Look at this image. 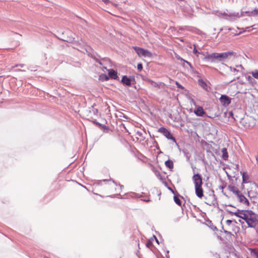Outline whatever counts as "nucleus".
<instances>
[{"label":"nucleus","instance_id":"nucleus-1","mask_svg":"<svg viewBox=\"0 0 258 258\" xmlns=\"http://www.w3.org/2000/svg\"><path fill=\"white\" fill-rule=\"evenodd\" d=\"M233 54V51H227L222 53H213L206 55L204 59L205 60L211 61H214L216 60L219 61H224L228 57V56H231Z\"/></svg>","mask_w":258,"mask_h":258},{"label":"nucleus","instance_id":"nucleus-2","mask_svg":"<svg viewBox=\"0 0 258 258\" xmlns=\"http://www.w3.org/2000/svg\"><path fill=\"white\" fill-rule=\"evenodd\" d=\"M192 180L195 184V193L196 196L201 199L204 197V191L202 188V177L199 173L194 174Z\"/></svg>","mask_w":258,"mask_h":258},{"label":"nucleus","instance_id":"nucleus-3","mask_svg":"<svg viewBox=\"0 0 258 258\" xmlns=\"http://www.w3.org/2000/svg\"><path fill=\"white\" fill-rule=\"evenodd\" d=\"M246 213L247 214L242 216V219L246 222L248 227L254 228L258 224V215L251 210L248 211Z\"/></svg>","mask_w":258,"mask_h":258},{"label":"nucleus","instance_id":"nucleus-4","mask_svg":"<svg viewBox=\"0 0 258 258\" xmlns=\"http://www.w3.org/2000/svg\"><path fill=\"white\" fill-rule=\"evenodd\" d=\"M62 34L65 35L64 36V38L61 39L63 41L70 43H73L76 45H81L80 42L75 40V34H74L72 32L70 31H67L65 32V33H62Z\"/></svg>","mask_w":258,"mask_h":258},{"label":"nucleus","instance_id":"nucleus-5","mask_svg":"<svg viewBox=\"0 0 258 258\" xmlns=\"http://www.w3.org/2000/svg\"><path fill=\"white\" fill-rule=\"evenodd\" d=\"M133 48L139 56L151 57L152 56V53L147 49L138 46H133Z\"/></svg>","mask_w":258,"mask_h":258},{"label":"nucleus","instance_id":"nucleus-6","mask_svg":"<svg viewBox=\"0 0 258 258\" xmlns=\"http://www.w3.org/2000/svg\"><path fill=\"white\" fill-rule=\"evenodd\" d=\"M135 78L134 76H123L120 82L124 85L131 86L133 84L135 83Z\"/></svg>","mask_w":258,"mask_h":258},{"label":"nucleus","instance_id":"nucleus-7","mask_svg":"<svg viewBox=\"0 0 258 258\" xmlns=\"http://www.w3.org/2000/svg\"><path fill=\"white\" fill-rule=\"evenodd\" d=\"M158 132L162 134L167 139L171 140L173 142L176 143L175 138L167 128L164 127H161L158 129Z\"/></svg>","mask_w":258,"mask_h":258},{"label":"nucleus","instance_id":"nucleus-8","mask_svg":"<svg viewBox=\"0 0 258 258\" xmlns=\"http://www.w3.org/2000/svg\"><path fill=\"white\" fill-rule=\"evenodd\" d=\"M131 196L135 199L141 198V200L145 202H149L150 201L149 196L146 195L144 192H142L141 194L132 192L131 193Z\"/></svg>","mask_w":258,"mask_h":258},{"label":"nucleus","instance_id":"nucleus-9","mask_svg":"<svg viewBox=\"0 0 258 258\" xmlns=\"http://www.w3.org/2000/svg\"><path fill=\"white\" fill-rule=\"evenodd\" d=\"M243 12H241L240 14L238 12H233L230 13L228 14V17L225 18V19L227 20H229L231 21H234L236 20L237 19L240 18L243 16Z\"/></svg>","mask_w":258,"mask_h":258},{"label":"nucleus","instance_id":"nucleus-10","mask_svg":"<svg viewBox=\"0 0 258 258\" xmlns=\"http://www.w3.org/2000/svg\"><path fill=\"white\" fill-rule=\"evenodd\" d=\"M219 100L221 104L224 106H228L231 102V98L226 95H221Z\"/></svg>","mask_w":258,"mask_h":258},{"label":"nucleus","instance_id":"nucleus-11","mask_svg":"<svg viewBox=\"0 0 258 258\" xmlns=\"http://www.w3.org/2000/svg\"><path fill=\"white\" fill-rule=\"evenodd\" d=\"M248 210H241L239 209H237L236 212H232L231 211H230L229 210H227V211L231 215H234L236 217L242 219V216H243V214H247L246 213L247 212H248Z\"/></svg>","mask_w":258,"mask_h":258},{"label":"nucleus","instance_id":"nucleus-12","mask_svg":"<svg viewBox=\"0 0 258 258\" xmlns=\"http://www.w3.org/2000/svg\"><path fill=\"white\" fill-rule=\"evenodd\" d=\"M109 182H111L115 186L117 185L116 183L112 179L110 178L109 179H103L100 180H97L94 184V185H102L103 182L105 184H109Z\"/></svg>","mask_w":258,"mask_h":258},{"label":"nucleus","instance_id":"nucleus-13","mask_svg":"<svg viewBox=\"0 0 258 258\" xmlns=\"http://www.w3.org/2000/svg\"><path fill=\"white\" fill-rule=\"evenodd\" d=\"M194 112L197 116H203V115L205 113L203 108L200 106H199L198 107H197L195 109Z\"/></svg>","mask_w":258,"mask_h":258},{"label":"nucleus","instance_id":"nucleus-14","mask_svg":"<svg viewBox=\"0 0 258 258\" xmlns=\"http://www.w3.org/2000/svg\"><path fill=\"white\" fill-rule=\"evenodd\" d=\"M108 76L110 78L116 80L118 78V76H117V72H116L115 70H114L112 69L108 70Z\"/></svg>","mask_w":258,"mask_h":258},{"label":"nucleus","instance_id":"nucleus-15","mask_svg":"<svg viewBox=\"0 0 258 258\" xmlns=\"http://www.w3.org/2000/svg\"><path fill=\"white\" fill-rule=\"evenodd\" d=\"M84 51L87 53L88 56L91 57L96 62V60H98L99 59L96 57L94 54H91L90 53V51L92 50V48L90 46H87V47L84 49Z\"/></svg>","mask_w":258,"mask_h":258},{"label":"nucleus","instance_id":"nucleus-16","mask_svg":"<svg viewBox=\"0 0 258 258\" xmlns=\"http://www.w3.org/2000/svg\"><path fill=\"white\" fill-rule=\"evenodd\" d=\"M239 201L241 203H244L246 205L248 206L249 205V202L248 200L245 198V197L242 194H240L239 195H238Z\"/></svg>","mask_w":258,"mask_h":258},{"label":"nucleus","instance_id":"nucleus-17","mask_svg":"<svg viewBox=\"0 0 258 258\" xmlns=\"http://www.w3.org/2000/svg\"><path fill=\"white\" fill-rule=\"evenodd\" d=\"M228 189L230 191L235 194L237 196V197H238V195H239L241 194L240 191L238 189H237V188L234 185H228Z\"/></svg>","mask_w":258,"mask_h":258},{"label":"nucleus","instance_id":"nucleus-18","mask_svg":"<svg viewBox=\"0 0 258 258\" xmlns=\"http://www.w3.org/2000/svg\"><path fill=\"white\" fill-rule=\"evenodd\" d=\"M198 83L199 85L205 90L208 91L209 87L207 83L203 79H199Z\"/></svg>","mask_w":258,"mask_h":258},{"label":"nucleus","instance_id":"nucleus-19","mask_svg":"<svg viewBox=\"0 0 258 258\" xmlns=\"http://www.w3.org/2000/svg\"><path fill=\"white\" fill-rule=\"evenodd\" d=\"M148 82L153 87H157V88H160L161 86H162L163 85H164V84L163 83H162V82L156 83V82H154V81H152L151 80H149Z\"/></svg>","mask_w":258,"mask_h":258},{"label":"nucleus","instance_id":"nucleus-20","mask_svg":"<svg viewBox=\"0 0 258 258\" xmlns=\"http://www.w3.org/2000/svg\"><path fill=\"white\" fill-rule=\"evenodd\" d=\"M165 164L167 167H168L170 170L173 168V163L172 161L170 160H168L165 161Z\"/></svg>","mask_w":258,"mask_h":258},{"label":"nucleus","instance_id":"nucleus-21","mask_svg":"<svg viewBox=\"0 0 258 258\" xmlns=\"http://www.w3.org/2000/svg\"><path fill=\"white\" fill-rule=\"evenodd\" d=\"M222 157L224 160H226V159L228 157V152L227 151V149L226 148H223L222 149Z\"/></svg>","mask_w":258,"mask_h":258},{"label":"nucleus","instance_id":"nucleus-22","mask_svg":"<svg viewBox=\"0 0 258 258\" xmlns=\"http://www.w3.org/2000/svg\"><path fill=\"white\" fill-rule=\"evenodd\" d=\"M174 202L178 206L181 205V202L178 196H174L173 197Z\"/></svg>","mask_w":258,"mask_h":258},{"label":"nucleus","instance_id":"nucleus-23","mask_svg":"<svg viewBox=\"0 0 258 258\" xmlns=\"http://www.w3.org/2000/svg\"><path fill=\"white\" fill-rule=\"evenodd\" d=\"M254 79L258 80V70H254V71H252L250 73Z\"/></svg>","mask_w":258,"mask_h":258},{"label":"nucleus","instance_id":"nucleus-24","mask_svg":"<svg viewBox=\"0 0 258 258\" xmlns=\"http://www.w3.org/2000/svg\"><path fill=\"white\" fill-rule=\"evenodd\" d=\"M208 222L209 223V226L211 229L213 230H218L217 228L213 225L211 221L209 220Z\"/></svg>","mask_w":258,"mask_h":258},{"label":"nucleus","instance_id":"nucleus-25","mask_svg":"<svg viewBox=\"0 0 258 258\" xmlns=\"http://www.w3.org/2000/svg\"><path fill=\"white\" fill-rule=\"evenodd\" d=\"M251 252L254 255L255 258H258V250H256L255 249H251Z\"/></svg>","mask_w":258,"mask_h":258},{"label":"nucleus","instance_id":"nucleus-26","mask_svg":"<svg viewBox=\"0 0 258 258\" xmlns=\"http://www.w3.org/2000/svg\"><path fill=\"white\" fill-rule=\"evenodd\" d=\"M251 13H252V15L253 16L258 15V9H255L254 10L251 11Z\"/></svg>","mask_w":258,"mask_h":258},{"label":"nucleus","instance_id":"nucleus-27","mask_svg":"<svg viewBox=\"0 0 258 258\" xmlns=\"http://www.w3.org/2000/svg\"><path fill=\"white\" fill-rule=\"evenodd\" d=\"M225 186H224V185H220V186H219V188H220V189H221V190H222V194H223L225 196L227 197V195L226 194V193H225V192H224V190H223V189H224V188L225 187Z\"/></svg>","mask_w":258,"mask_h":258},{"label":"nucleus","instance_id":"nucleus-28","mask_svg":"<svg viewBox=\"0 0 258 258\" xmlns=\"http://www.w3.org/2000/svg\"><path fill=\"white\" fill-rule=\"evenodd\" d=\"M137 69L139 71H141L143 69V65L141 63H138Z\"/></svg>","mask_w":258,"mask_h":258},{"label":"nucleus","instance_id":"nucleus-29","mask_svg":"<svg viewBox=\"0 0 258 258\" xmlns=\"http://www.w3.org/2000/svg\"><path fill=\"white\" fill-rule=\"evenodd\" d=\"M175 84L176 85L177 87L178 88H179L181 89H184V87L181 84H180L178 82L176 81Z\"/></svg>","mask_w":258,"mask_h":258},{"label":"nucleus","instance_id":"nucleus-30","mask_svg":"<svg viewBox=\"0 0 258 258\" xmlns=\"http://www.w3.org/2000/svg\"><path fill=\"white\" fill-rule=\"evenodd\" d=\"M222 228L224 232L227 235H229L230 236L232 235V233L230 231H227L224 229L223 226H222Z\"/></svg>","mask_w":258,"mask_h":258},{"label":"nucleus","instance_id":"nucleus-31","mask_svg":"<svg viewBox=\"0 0 258 258\" xmlns=\"http://www.w3.org/2000/svg\"><path fill=\"white\" fill-rule=\"evenodd\" d=\"M194 48L193 49V52L195 54H198L199 53V52L198 51V50L196 49V46L195 45H194Z\"/></svg>","mask_w":258,"mask_h":258},{"label":"nucleus","instance_id":"nucleus-32","mask_svg":"<svg viewBox=\"0 0 258 258\" xmlns=\"http://www.w3.org/2000/svg\"><path fill=\"white\" fill-rule=\"evenodd\" d=\"M181 59L182 60L184 61L185 62H186V63H187V64L189 67H190V68L191 69H194V68H193V67H192V65H191V64L189 62H188V61L185 60L183 59L182 58H181Z\"/></svg>","mask_w":258,"mask_h":258},{"label":"nucleus","instance_id":"nucleus-33","mask_svg":"<svg viewBox=\"0 0 258 258\" xmlns=\"http://www.w3.org/2000/svg\"><path fill=\"white\" fill-rule=\"evenodd\" d=\"M92 122L95 124L96 125H97L98 127H101V126L102 125V124L97 122L96 120H94L93 121H92Z\"/></svg>","mask_w":258,"mask_h":258},{"label":"nucleus","instance_id":"nucleus-34","mask_svg":"<svg viewBox=\"0 0 258 258\" xmlns=\"http://www.w3.org/2000/svg\"><path fill=\"white\" fill-rule=\"evenodd\" d=\"M244 13H243V14H247V16H251L252 15V13H251V11H243Z\"/></svg>","mask_w":258,"mask_h":258},{"label":"nucleus","instance_id":"nucleus-35","mask_svg":"<svg viewBox=\"0 0 258 258\" xmlns=\"http://www.w3.org/2000/svg\"><path fill=\"white\" fill-rule=\"evenodd\" d=\"M101 129H103L104 130H108V127L105 125H103V124H102V125L101 126V127H99Z\"/></svg>","mask_w":258,"mask_h":258},{"label":"nucleus","instance_id":"nucleus-36","mask_svg":"<svg viewBox=\"0 0 258 258\" xmlns=\"http://www.w3.org/2000/svg\"><path fill=\"white\" fill-rule=\"evenodd\" d=\"M102 60H103V61L108 62H110V61H111L110 59L107 57L103 58H102Z\"/></svg>","mask_w":258,"mask_h":258},{"label":"nucleus","instance_id":"nucleus-37","mask_svg":"<svg viewBox=\"0 0 258 258\" xmlns=\"http://www.w3.org/2000/svg\"><path fill=\"white\" fill-rule=\"evenodd\" d=\"M232 222V221L231 220H227L226 221V223L228 225H230Z\"/></svg>","mask_w":258,"mask_h":258},{"label":"nucleus","instance_id":"nucleus-38","mask_svg":"<svg viewBox=\"0 0 258 258\" xmlns=\"http://www.w3.org/2000/svg\"><path fill=\"white\" fill-rule=\"evenodd\" d=\"M221 14L222 15H223L224 16H225V18H228V14H229V13H227L224 12V13H221Z\"/></svg>","mask_w":258,"mask_h":258},{"label":"nucleus","instance_id":"nucleus-39","mask_svg":"<svg viewBox=\"0 0 258 258\" xmlns=\"http://www.w3.org/2000/svg\"><path fill=\"white\" fill-rule=\"evenodd\" d=\"M102 1L106 5L110 3L109 0H102Z\"/></svg>","mask_w":258,"mask_h":258},{"label":"nucleus","instance_id":"nucleus-40","mask_svg":"<svg viewBox=\"0 0 258 258\" xmlns=\"http://www.w3.org/2000/svg\"><path fill=\"white\" fill-rule=\"evenodd\" d=\"M151 245H152V243L150 241H148L146 243V246L148 247H149Z\"/></svg>","mask_w":258,"mask_h":258},{"label":"nucleus","instance_id":"nucleus-41","mask_svg":"<svg viewBox=\"0 0 258 258\" xmlns=\"http://www.w3.org/2000/svg\"><path fill=\"white\" fill-rule=\"evenodd\" d=\"M248 81L250 82H252V81H254V79L250 76L248 77Z\"/></svg>","mask_w":258,"mask_h":258},{"label":"nucleus","instance_id":"nucleus-42","mask_svg":"<svg viewBox=\"0 0 258 258\" xmlns=\"http://www.w3.org/2000/svg\"><path fill=\"white\" fill-rule=\"evenodd\" d=\"M92 111L94 114H96L98 112V110L96 109L93 108Z\"/></svg>","mask_w":258,"mask_h":258},{"label":"nucleus","instance_id":"nucleus-43","mask_svg":"<svg viewBox=\"0 0 258 258\" xmlns=\"http://www.w3.org/2000/svg\"><path fill=\"white\" fill-rule=\"evenodd\" d=\"M96 62L98 63L101 66H102L103 65V63L102 62V61L98 59V60H96Z\"/></svg>","mask_w":258,"mask_h":258},{"label":"nucleus","instance_id":"nucleus-44","mask_svg":"<svg viewBox=\"0 0 258 258\" xmlns=\"http://www.w3.org/2000/svg\"><path fill=\"white\" fill-rule=\"evenodd\" d=\"M103 77L104 78L105 80H108L109 78L106 75H102Z\"/></svg>","mask_w":258,"mask_h":258},{"label":"nucleus","instance_id":"nucleus-45","mask_svg":"<svg viewBox=\"0 0 258 258\" xmlns=\"http://www.w3.org/2000/svg\"><path fill=\"white\" fill-rule=\"evenodd\" d=\"M169 252V250H168L166 251V257L167 258H169V256L168 255Z\"/></svg>","mask_w":258,"mask_h":258},{"label":"nucleus","instance_id":"nucleus-46","mask_svg":"<svg viewBox=\"0 0 258 258\" xmlns=\"http://www.w3.org/2000/svg\"><path fill=\"white\" fill-rule=\"evenodd\" d=\"M24 64H17L16 65V67H18V66H20L21 67V68H23L24 67Z\"/></svg>","mask_w":258,"mask_h":258},{"label":"nucleus","instance_id":"nucleus-47","mask_svg":"<svg viewBox=\"0 0 258 258\" xmlns=\"http://www.w3.org/2000/svg\"><path fill=\"white\" fill-rule=\"evenodd\" d=\"M242 179H243V181L244 182L246 179V176L244 175V173L243 174V175H242Z\"/></svg>","mask_w":258,"mask_h":258},{"label":"nucleus","instance_id":"nucleus-48","mask_svg":"<svg viewBox=\"0 0 258 258\" xmlns=\"http://www.w3.org/2000/svg\"><path fill=\"white\" fill-rule=\"evenodd\" d=\"M168 189L174 194H175L174 190L170 187H168Z\"/></svg>","mask_w":258,"mask_h":258},{"label":"nucleus","instance_id":"nucleus-49","mask_svg":"<svg viewBox=\"0 0 258 258\" xmlns=\"http://www.w3.org/2000/svg\"><path fill=\"white\" fill-rule=\"evenodd\" d=\"M155 240H156V242H157L158 244H159V240H158V239L157 238L155 239Z\"/></svg>","mask_w":258,"mask_h":258},{"label":"nucleus","instance_id":"nucleus-50","mask_svg":"<svg viewBox=\"0 0 258 258\" xmlns=\"http://www.w3.org/2000/svg\"><path fill=\"white\" fill-rule=\"evenodd\" d=\"M229 114H230V116H233V113L232 112H229Z\"/></svg>","mask_w":258,"mask_h":258},{"label":"nucleus","instance_id":"nucleus-51","mask_svg":"<svg viewBox=\"0 0 258 258\" xmlns=\"http://www.w3.org/2000/svg\"><path fill=\"white\" fill-rule=\"evenodd\" d=\"M227 206H229V207H234L233 206H232V205L231 204H229V205H227Z\"/></svg>","mask_w":258,"mask_h":258},{"label":"nucleus","instance_id":"nucleus-52","mask_svg":"<svg viewBox=\"0 0 258 258\" xmlns=\"http://www.w3.org/2000/svg\"><path fill=\"white\" fill-rule=\"evenodd\" d=\"M179 29V30H183L184 29L182 27H180Z\"/></svg>","mask_w":258,"mask_h":258},{"label":"nucleus","instance_id":"nucleus-53","mask_svg":"<svg viewBox=\"0 0 258 258\" xmlns=\"http://www.w3.org/2000/svg\"><path fill=\"white\" fill-rule=\"evenodd\" d=\"M153 238H154L155 239L157 238V237H156V236L155 235H153Z\"/></svg>","mask_w":258,"mask_h":258},{"label":"nucleus","instance_id":"nucleus-54","mask_svg":"<svg viewBox=\"0 0 258 258\" xmlns=\"http://www.w3.org/2000/svg\"><path fill=\"white\" fill-rule=\"evenodd\" d=\"M186 158H187V159L188 160H189V157H188V156H186Z\"/></svg>","mask_w":258,"mask_h":258},{"label":"nucleus","instance_id":"nucleus-55","mask_svg":"<svg viewBox=\"0 0 258 258\" xmlns=\"http://www.w3.org/2000/svg\"><path fill=\"white\" fill-rule=\"evenodd\" d=\"M250 27H246L245 29H249Z\"/></svg>","mask_w":258,"mask_h":258},{"label":"nucleus","instance_id":"nucleus-56","mask_svg":"<svg viewBox=\"0 0 258 258\" xmlns=\"http://www.w3.org/2000/svg\"><path fill=\"white\" fill-rule=\"evenodd\" d=\"M19 71H23V70H21V69H19L18 70Z\"/></svg>","mask_w":258,"mask_h":258},{"label":"nucleus","instance_id":"nucleus-57","mask_svg":"<svg viewBox=\"0 0 258 258\" xmlns=\"http://www.w3.org/2000/svg\"><path fill=\"white\" fill-rule=\"evenodd\" d=\"M241 33H242V32H240L238 34V35L240 34Z\"/></svg>","mask_w":258,"mask_h":258},{"label":"nucleus","instance_id":"nucleus-58","mask_svg":"<svg viewBox=\"0 0 258 258\" xmlns=\"http://www.w3.org/2000/svg\"><path fill=\"white\" fill-rule=\"evenodd\" d=\"M103 68H104V69H107V68H106V67H104Z\"/></svg>","mask_w":258,"mask_h":258},{"label":"nucleus","instance_id":"nucleus-59","mask_svg":"<svg viewBox=\"0 0 258 258\" xmlns=\"http://www.w3.org/2000/svg\"><path fill=\"white\" fill-rule=\"evenodd\" d=\"M120 187H123V185H120Z\"/></svg>","mask_w":258,"mask_h":258},{"label":"nucleus","instance_id":"nucleus-60","mask_svg":"<svg viewBox=\"0 0 258 258\" xmlns=\"http://www.w3.org/2000/svg\"><path fill=\"white\" fill-rule=\"evenodd\" d=\"M234 71H236V69H234Z\"/></svg>","mask_w":258,"mask_h":258}]
</instances>
